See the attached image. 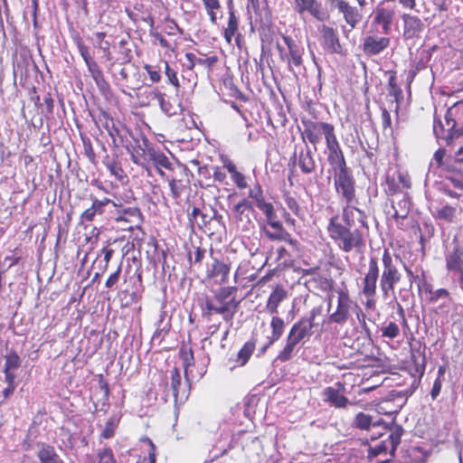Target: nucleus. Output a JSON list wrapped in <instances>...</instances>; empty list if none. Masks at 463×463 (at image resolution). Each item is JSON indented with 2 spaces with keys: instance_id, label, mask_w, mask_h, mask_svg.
I'll return each instance as SVG.
<instances>
[{
  "instance_id": "nucleus-48",
  "label": "nucleus",
  "mask_w": 463,
  "mask_h": 463,
  "mask_svg": "<svg viewBox=\"0 0 463 463\" xmlns=\"http://www.w3.org/2000/svg\"><path fill=\"white\" fill-rule=\"evenodd\" d=\"M426 291L430 294V301L431 303H437L441 298H448L449 297V292L446 288H439L436 290H432L430 286L426 288Z\"/></svg>"
},
{
  "instance_id": "nucleus-36",
  "label": "nucleus",
  "mask_w": 463,
  "mask_h": 463,
  "mask_svg": "<svg viewBox=\"0 0 463 463\" xmlns=\"http://www.w3.org/2000/svg\"><path fill=\"white\" fill-rule=\"evenodd\" d=\"M37 457L41 463H49L60 458V457L56 454L54 448L46 444L40 445Z\"/></svg>"
},
{
  "instance_id": "nucleus-24",
  "label": "nucleus",
  "mask_w": 463,
  "mask_h": 463,
  "mask_svg": "<svg viewBox=\"0 0 463 463\" xmlns=\"http://www.w3.org/2000/svg\"><path fill=\"white\" fill-rule=\"evenodd\" d=\"M390 44L388 37H377L369 35L364 38L363 49L368 55H376L385 50Z\"/></svg>"
},
{
  "instance_id": "nucleus-6",
  "label": "nucleus",
  "mask_w": 463,
  "mask_h": 463,
  "mask_svg": "<svg viewBox=\"0 0 463 463\" xmlns=\"http://www.w3.org/2000/svg\"><path fill=\"white\" fill-rule=\"evenodd\" d=\"M396 15V6L380 3L372 14L371 31L374 33L389 34Z\"/></svg>"
},
{
  "instance_id": "nucleus-8",
  "label": "nucleus",
  "mask_w": 463,
  "mask_h": 463,
  "mask_svg": "<svg viewBox=\"0 0 463 463\" xmlns=\"http://www.w3.org/2000/svg\"><path fill=\"white\" fill-rule=\"evenodd\" d=\"M169 378H170V386L168 387V376H165L162 379L165 388V401H167V398L171 392L172 396L175 399V402H184L189 395V388L187 383L182 382V376L180 371L175 367L169 371Z\"/></svg>"
},
{
  "instance_id": "nucleus-44",
  "label": "nucleus",
  "mask_w": 463,
  "mask_h": 463,
  "mask_svg": "<svg viewBox=\"0 0 463 463\" xmlns=\"http://www.w3.org/2000/svg\"><path fill=\"white\" fill-rule=\"evenodd\" d=\"M171 194L175 200H177L183 194L185 184L182 180L171 178L168 180Z\"/></svg>"
},
{
  "instance_id": "nucleus-56",
  "label": "nucleus",
  "mask_w": 463,
  "mask_h": 463,
  "mask_svg": "<svg viewBox=\"0 0 463 463\" xmlns=\"http://www.w3.org/2000/svg\"><path fill=\"white\" fill-rule=\"evenodd\" d=\"M92 79L101 91H105L109 89V83L106 81L102 71L92 76Z\"/></svg>"
},
{
  "instance_id": "nucleus-1",
  "label": "nucleus",
  "mask_w": 463,
  "mask_h": 463,
  "mask_svg": "<svg viewBox=\"0 0 463 463\" xmlns=\"http://www.w3.org/2000/svg\"><path fill=\"white\" fill-rule=\"evenodd\" d=\"M365 216L357 207H343L342 221L334 215L329 219L327 232L334 243L345 253H361L365 241L363 231L358 227H366Z\"/></svg>"
},
{
  "instance_id": "nucleus-23",
  "label": "nucleus",
  "mask_w": 463,
  "mask_h": 463,
  "mask_svg": "<svg viewBox=\"0 0 463 463\" xmlns=\"http://www.w3.org/2000/svg\"><path fill=\"white\" fill-rule=\"evenodd\" d=\"M403 22L404 39H413L420 36L424 29L422 21L416 15L403 14L402 15Z\"/></svg>"
},
{
  "instance_id": "nucleus-43",
  "label": "nucleus",
  "mask_w": 463,
  "mask_h": 463,
  "mask_svg": "<svg viewBox=\"0 0 463 463\" xmlns=\"http://www.w3.org/2000/svg\"><path fill=\"white\" fill-rule=\"evenodd\" d=\"M381 333L383 337L394 339L400 335V327L396 323L389 322L381 327Z\"/></svg>"
},
{
  "instance_id": "nucleus-50",
  "label": "nucleus",
  "mask_w": 463,
  "mask_h": 463,
  "mask_svg": "<svg viewBox=\"0 0 463 463\" xmlns=\"http://www.w3.org/2000/svg\"><path fill=\"white\" fill-rule=\"evenodd\" d=\"M456 209L450 205H445L438 210L437 216L439 219L452 222L455 216Z\"/></svg>"
},
{
  "instance_id": "nucleus-19",
  "label": "nucleus",
  "mask_w": 463,
  "mask_h": 463,
  "mask_svg": "<svg viewBox=\"0 0 463 463\" xmlns=\"http://www.w3.org/2000/svg\"><path fill=\"white\" fill-rule=\"evenodd\" d=\"M293 9L299 14L308 13L321 22L326 19V14L317 0H293Z\"/></svg>"
},
{
  "instance_id": "nucleus-5",
  "label": "nucleus",
  "mask_w": 463,
  "mask_h": 463,
  "mask_svg": "<svg viewBox=\"0 0 463 463\" xmlns=\"http://www.w3.org/2000/svg\"><path fill=\"white\" fill-rule=\"evenodd\" d=\"M354 184L352 172L348 168L334 172L335 188L338 196L345 203L344 207H355L354 204L357 203V198Z\"/></svg>"
},
{
  "instance_id": "nucleus-64",
  "label": "nucleus",
  "mask_w": 463,
  "mask_h": 463,
  "mask_svg": "<svg viewBox=\"0 0 463 463\" xmlns=\"http://www.w3.org/2000/svg\"><path fill=\"white\" fill-rule=\"evenodd\" d=\"M78 49L85 63L92 60L89 52V48L86 45H84L83 43H79Z\"/></svg>"
},
{
  "instance_id": "nucleus-7",
  "label": "nucleus",
  "mask_w": 463,
  "mask_h": 463,
  "mask_svg": "<svg viewBox=\"0 0 463 463\" xmlns=\"http://www.w3.org/2000/svg\"><path fill=\"white\" fill-rule=\"evenodd\" d=\"M335 133V128L332 124L323 121H311L304 122V130L301 134L304 142L307 140L314 146V151H317V145L321 141L324 136L326 142L329 140Z\"/></svg>"
},
{
  "instance_id": "nucleus-39",
  "label": "nucleus",
  "mask_w": 463,
  "mask_h": 463,
  "mask_svg": "<svg viewBox=\"0 0 463 463\" xmlns=\"http://www.w3.org/2000/svg\"><path fill=\"white\" fill-rule=\"evenodd\" d=\"M21 364L20 356L14 351H12L5 356L4 370L16 372L20 368Z\"/></svg>"
},
{
  "instance_id": "nucleus-17",
  "label": "nucleus",
  "mask_w": 463,
  "mask_h": 463,
  "mask_svg": "<svg viewBox=\"0 0 463 463\" xmlns=\"http://www.w3.org/2000/svg\"><path fill=\"white\" fill-rule=\"evenodd\" d=\"M230 270V264L213 258L212 262L206 267V278L213 279L218 285H222L228 282Z\"/></svg>"
},
{
  "instance_id": "nucleus-40",
  "label": "nucleus",
  "mask_w": 463,
  "mask_h": 463,
  "mask_svg": "<svg viewBox=\"0 0 463 463\" xmlns=\"http://www.w3.org/2000/svg\"><path fill=\"white\" fill-rule=\"evenodd\" d=\"M403 430L401 427H396L394 430H390L388 434V438L385 439L391 447V454L393 455L397 446L401 442V438L402 435Z\"/></svg>"
},
{
  "instance_id": "nucleus-34",
  "label": "nucleus",
  "mask_w": 463,
  "mask_h": 463,
  "mask_svg": "<svg viewBox=\"0 0 463 463\" xmlns=\"http://www.w3.org/2000/svg\"><path fill=\"white\" fill-rule=\"evenodd\" d=\"M239 22L235 15L234 10L229 11V19L227 27L224 29L223 36L228 43H232V37L238 31Z\"/></svg>"
},
{
  "instance_id": "nucleus-16",
  "label": "nucleus",
  "mask_w": 463,
  "mask_h": 463,
  "mask_svg": "<svg viewBox=\"0 0 463 463\" xmlns=\"http://www.w3.org/2000/svg\"><path fill=\"white\" fill-rule=\"evenodd\" d=\"M379 271L378 260L372 257L369 260L367 272L363 279L362 293L364 297H375Z\"/></svg>"
},
{
  "instance_id": "nucleus-14",
  "label": "nucleus",
  "mask_w": 463,
  "mask_h": 463,
  "mask_svg": "<svg viewBox=\"0 0 463 463\" xmlns=\"http://www.w3.org/2000/svg\"><path fill=\"white\" fill-rule=\"evenodd\" d=\"M252 211V203L248 199H242L232 207V213L237 227L247 232L252 227L250 213Z\"/></svg>"
},
{
  "instance_id": "nucleus-30",
  "label": "nucleus",
  "mask_w": 463,
  "mask_h": 463,
  "mask_svg": "<svg viewBox=\"0 0 463 463\" xmlns=\"http://www.w3.org/2000/svg\"><path fill=\"white\" fill-rule=\"evenodd\" d=\"M325 401L331 403L335 408L346 407L348 399L343 395L339 390L333 387H326L324 390Z\"/></svg>"
},
{
  "instance_id": "nucleus-9",
  "label": "nucleus",
  "mask_w": 463,
  "mask_h": 463,
  "mask_svg": "<svg viewBox=\"0 0 463 463\" xmlns=\"http://www.w3.org/2000/svg\"><path fill=\"white\" fill-rule=\"evenodd\" d=\"M354 303L350 298V296L345 289H339L337 291V305L335 312L329 315L327 318L328 323H335L340 326L345 325L351 316Z\"/></svg>"
},
{
  "instance_id": "nucleus-45",
  "label": "nucleus",
  "mask_w": 463,
  "mask_h": 463,
  "mask_svg": "<svg viewBox=\"0 0 463 463\" xmlns=\"http://www.w3.org/2000/svg\"><path fill=\"white\" fill-rule=\"evenodd\" d=\"M249 196L255 201L256 206L259 208V210H261V206L263 204L271 203L265 201L262 195V189L260 184L255 185L252 189L250 190Z\"/></svg>"
},
{
  "instance_id": "nucleus-26",
  "label": "nucleus",
  "mask_w": 463,
  "mask_h": 463,
  "mask_svg": "<svg viewBox=\"0 0 463 463\" xmlns=\"http://www.w3.org/2000/svg\"><path fill=\"white\" fill-rule=\"evenodd\" d=\"M336 9L343 14L345 23L350 25L351 29H354L363 18L361 11L350 5L348 2L341 5V6Z\"/></svg>"
},
{
  "instance_id": "nucleus-21",
  "label": "nucleus",
  "mask_w": 463,
  "mask_h": 463,
  "mask_svg": "<svg viewBox=\"0 0 463 463\" xmlns=\"http://www.w3.org/2000/svg\"><path fill=\"white\" fill-rule=\"evenodd\" d=\"M248 12L250 19L255 24H269L270 21V12L267 4L260 0H249Z\"/></svg>"
},
{
  "instance_id": "nucleus-53",
  "label": "nucleus",
  "mask_w": 463,
  "mask_h": 463,
  "mask_svg": "<svg viewBox=\"0 0 463 463\" xmlns=\"http://www.w3.org/2000/svg\"><path fill=\"white\" fill-rule=\"evenodd\" d=\"M99 463H116L110 449H105L98 454Z\"/></svg>"
},
{
  "instance_id": "nucleus-27",
  "label": "nucleus",
  "mask_w": 463,
  "mask_h": 463,
  "mask_svg": "<svg viewBox=\"0 0 463 463\" xmlns=\"http://www.w3.org/2000/svg\"><path fill=\"white\" fill-rule=\"evenodd\" d=\"M203 317L211 319L213 314H220L224 319V313H227V308L224 306H218L213 298L205 297L201 303Z\"/></svg>"
},
{
  "instance_id": "nucleus-3",
  "label": "nucleus",
  "mask_w": 463,
  "mask_h": 463,
  "mask_svg": "<svg viewBox=\"0 0 463 463\" xmlns=\"http://www.w3.org/2000/svg\"><path fill=\"white\" fill-rule=\"evenodd\" d=\"M399 260V257L392 256L387 249L383 250L380 288L383 297L386 299L394 296V287L402 279V273L398 269Z\"/></svg>"
},
{
  "instance_id": "nucleus-54",
  "label": "nucleus",
  "mask_w": 463,
  "mask_h": 463,
  "mask_svg": "<svg viewBox=\"0 0 463 463\" xmlns=\"http://www.w3.org/2000/svg\"><path fill=\"white\" fill-rule=\"evenodd\" d=\"M282 234V236H277L276 238H280L281 241L287 242L291 247L293 251H298L299 242L296 239L292 238L288 232Z\"/></svg>"
},
{
  "instance_id": "nucleus-11",
  "label": "nucleus",
  "mask_w": 463,
  "mask_h": 463,
  "mask_svg": "<svg viewBox=\"0 0 463 463\" xmlns=\"http://www.w3.org/2000/svg\"><path fill=\"white\" fill-rule=\"evenodd\" d=\"M236 290L237 288L235 287L222 288L213 297L218 306H224L227 308V313H224V320L230 323V326H232V321L239 304L234 297L232 298H230V297L233 295Z\"/></svg>"
},
{
  "instance_id": "nucleus-15",
  "label": "nucleus",
  "mask_w": 463,
  "mask_h": 463,
  "mask_svg": "<svg viewBox=\"0 0 463 463\" xmlns=\"http://www.w3.org/2000/svg\"><path fill=\"white\" fill-rule=\"evenodd\" d=\"M291 159L293 164L299 167L302 174L311 175L316 172L317 164L314 158V152L307 144L298 153L295 151Z\"/></svg>"
},
{
  "instance_id": "nucleus-18",
  "label": "nucleus",
  "mask_w": 463,
  "mask_h": 463,
  "mask_svg": "<svg viewBox=\"0 0 463 463\" xmlns=\"http://www.w3.org/2000/svg\"><path fill=\"white\" fill-rule=\"evenodd\" d=\"M410 200L406 194H403L402 198L395 202H392V208L393 211L392 217L397 222V226L402 229H407L411 224L409 223V213H410Z\"/></svg>"
},
{
  "instance_id": "nucleus-62",
  "label": "nucleus",
  "mask_w": 463,
  "mask_h": 463,
  "mask_svg": "<svg viewBox=\"0 0 463 463\" xmlns=\"http://www.w3.org/2000/svg\"><path fill=\"white\" fill-rule=\"evenodd\" d=\"M400 186L402 185V188L408 189L411 186V181L407 175H404L401 172L398 173L397 176H395Z\"/></svg>"
},
{
  "instance_id": "nucleus-31",
  "label": "nucleus",
  "mask_w": 463,
  "mask_h": 463,
  "mask_svg": "<svg viewBox=\"0 0 463 463\" xmlns=\"http://www.w3.org/2000/svg\"><path fill=\"white\" fill-rule=\"evenodd\" d=\"M271 335L269 337V344H274L283 335L285 329L284 320L277 316L272 317L270 321Z\"/></svg>"
},
{
  "instance_id": "nucleus-13",
  "label": "nucleus",
  "mask_w": 463,
  "mask_h": 463,
  "mask_svg": "<svg viewBox=\"0 0 463 463\" xmlns=\"http://www.w3.org/2000/svg\"><path fill=\"white\" fill-rule=\"evenodd\" d=\"M327 149V162L334 172L348 168L340 144L334 135L326 142Z\"/></svg>"
},
{
  "instance_id": "nucleus-51",
  "label": "nucleus",
  "mask_w": 463,
  "mask_h": 463,
  "mask_svg": "<svg viewBox=\"0 0 463 463\" xmlns=\"http://www.w3.org/2000/svg\"><path fill=\"white\" fill-rule=\"evenodd\" d=\"M165 67V73L167 77L168 82L175 86L176 89L179 88V80L176 75V71L172 69L169 63L165 61H163Z\"/></svg>"
},
{
  "instance_id": "nucleus-29",
  "label": "nucleus",
  "mask_w": 463,
  "mask_h": 463,
  "mask_svg": "<svg viewBox=\"0 0 463 463\" xmlns=\"http://www.w3.org/2000/svg\"><path fill=\"white\" fill-rule=\"evenodd\" d=\"M354 424L356 428L361 430H375L383 429L386 430V427L382 426L380 420H373V417L364 412H359L354 418Z\"/></svg>"
},
{
  "instance_id": "nucleus-63",
  "label": "nucleus",
  "mask_w": 463,
  "mask_h": 463,
  "mask_svg": "<svg viewBox=\"0 0 463 463\" xmlns=\"http://www.w3.org/2000/svg\"><path fill=\"white\" fill-rule=\"evenodd\" d=\"M86 65L91 77L102 71L98 63L93 61V59L86 62Z\"/></svg>"
},
{
  "instance_id": "nucleus-55",
  "label": "nucleus",
  "mask_w": 463,
  "mask_h": 463,
  "mask_svg": "<svg viewBox=\"0 0 463 463\" xmlns=\"http://www.w3.org/2000/svg\"><path fill=\"white\" fill-rule=\"evenodd\" d=\"M144 69L147 72L149 79L152 82H158L161 80V75L159 71L156 70L152 65L146 64Z\"/></svg>"
},
{
  "instance_id": "nucleus-61",
  "label": "nucleus",
  "mask_w": 463,
  "mask_h": 463,
  "mask_svg": "<svg viewBox=\"0 0 463 463\" xmlns=\"http://www.w3.org/2000/svg\"><path fill=\"white\" fill-rule=\"evenodd\" d=\"M285 202H286L288 208L292 213H294L295 214L298 215V212H299V205H298V203L297 202V200L291 196H288L286 198Z\"/></svg>"
},
{
  "instance_id": "nucleus-32",
  "label": "nucleus",
  "mask_w": 463,
  "mask_h": 463,
  "mask_svg": "<svg viewBox=\"0 0 463 463\" xmlns=\"http://www.w3.org/2000/svg\"><path fill=\"white\" fill-rule=\"evenodd\" d=\"M147 156L149 160L153 162L156 168L163 167L165 169H169L171 167V163L168 157L161 151L156 149H148Z\"/></svg>"
},
{
  "instance_id": "nucleus-12",
  "label": "nucleus",
  "mask_w": 463,
  "mask_h": 463,
  "mask_svg": "<svg viewBox=\"0 0 463 463\" xmlns=\"http://www.w3.org/2000/svg\"><path fill=\"white\" fill-rule=\"evenodd\" d=\"M318 30L321 33V46L326 52L330 54H344L343 46L340 43L339 36L335 29L323 24Z\"/></svg>"
},
{
  "instance_id": "nucleus-59",
  "label": "nucleus",
  "mask_w": 463,
  "mask_h": 463,
  "mask_svg": "<svg viewBox=\"0 0 463 463\" xmlns=\"http://www.w3.org/2000/svg\"><path fill=\"white\" fill-rule=\"evenodd\" d=\"M121 273V266H118L117 270L113 272L106 280V287L109 288H113L118 281Z\"/></svg>"
},
{
  "instance_id": "nucleus-20",
  "label": "nucleus",
  "mask_w": 463,
  "mask_h": 463,
  "mask_svg": "<svg viewBox=\"0 0 463 463\" xmlns=\"http://www.w3.org/2000/svg\"><path fill=\"white\" fill-rule=\"evenodd\" d=\"M446 268L449 272L454 273L463 269V247L456 239L450 250L445 254Z\"/></svg>"
},
{
  "instance_id": "nucleus-35",
  "label": "nucleus",
  "mask_w": 463,
  "mask_h": 463,
  "mask_svg": "<svg viewBox=\"0 0 463 463\" xmlns=\"http://www.w3.org/2000/svg\"><path fill=\"white\" fill-rule=\"evenodd\" d=\"M106 33L102 32H97L93 34V40L95 46L100 49L103 52L104 57L108 61L111 60L110 53V43L109 41L105 40Z\"/></svg>"
},
{
  "instance_id": "nucleus-28",
  "label": "nucleus",
  "mask_w": 463,
  "mask_h": 463,
  "mask_svg": "<svg viewBox=\"0 0 463 463\" xmlns=\"http://www.w3.org/2000/svg\"><path fill=\"white\" fill-rule=\"evenodd\" d=\"M288 293L282 286H277L270 293L266 309L269 314H277L279 304L287 298Z\"/></svg>"
},
{
  "instance_id": "nucleus-33",
  "label": "nucleus",
  "mask_w": 463,
  "mask_h": 463,
  "mask_svg": "<svg viewBox=\"0 0 463 463\" xmlns=\"http://www.w3.org/2000/svg\"><path fill=\"white\" fill-rule=\"evenodd\" d=\"M231 175L232 182L240 188L244 189L248 186L245 175L241 172L237 171L236 165L232 162H228L224 165Z\"/></svg>"
},
{
  "instance_id": "nucleus-57",
  "label": "nucleus",
  "mask_w": 463,
  "mask_h": 463,
  "mask_svg": "<svg viewBox=\"0 0 463 463\" xmlns=\"http://www.w3.org/2000/svg\"><path fill=\"white\" fill-rule=\"evenodd\" d=\"M181 352L183 354L184 366L186 373L188 367L191 366L194 363V354L191 348L188 351L182 349Z\"/></svg>"
},
{
  "instance_id": "nucleus-52",
  "label": "nucleus",
  "mask_w": 463,
  "mask_h": 463,
  "mask_svg": "<svg viewBox=\"0 0 463 463\" xmlns=\"http://www.w3.org/2000/svg\"><path fill=\"white\" fill-rule=\"evenodd\" d=\"M323 313V305H318V306H316L314 307L308 316H305V317H302L301 318H303L304 320H307L308 322H310L312 325H313V327H315L317 326V323L315 322L316 321V318L317 317H320Z\"/></svg>"
},
{
  "instance_id": "nucleus-4",
  "label": "nucleus",
  "mask_w": 463,
  "mask_h": 463,
  "mask_svg": "<svg viewBox=\"0 0 463 463\" xmlns=\"http://www.w3.org/2000/svg\"><path fill=\"white\" fill-rule=\"evenodd\" d=\"M313 328V325L303 318L294 323L287 335L286 345L279 353L277 360L282 363L290 360L296 346L305 338L308 339L311 336Z\"/></svg>"
},
{
  "instance_id": "nucleus-25",
  "label": "nucleus",
  "mask_w": 463,
  "mask_h": 463,
  "mask_svg": "<svg viewBox=\"0 0 463 463\" xmlns=\"http://www.w3.org/2000/svg\"><path fill=\"white\" fill-rule=\"evenodd\" d=\"M153 99H156L161 110L167 116L172 117L178 115L182 111L180 103L172 102L170 98H166L165 95L158 90H155L150 93Z\"/></svg>"
},
{
  "instance_id": "nucleus-49",
  "label": "nucleus",
  "mask_w": 463,
  "mask_h": 463,
  "mask_svg": "<svg viewBox=\"0 0 463 463\" xmlns=\"http://www.w3.org/2000/svg\"><path fill=\"white\" fill-rule=\"evenodd\" d=\"M386 187L385 192L389 194H395L398 192H400V184L395 177V175H387L386 176V182H385Z\"/></svg>"
},
{
  "instance_id": "nucleus-2",
  "label": "nucleus",
  "mask_w": 463,
  "mask_h": 463,
  "mask_svg": "<svg viewBox=\"0 0 463 463\" xmlns=\"http://www.w3.org/2000/svg\"><path fill=\"white\" fill-rule=\"evenodd\" d=\"M433 132L437 139L443 140L445 145L463 135V99L447 109L445 125L439 119L434 118Z\"/></svg>"
},
{
  "instance_id": "nucleus-38",
  "label": "nucleus",
  "mask_w": 463,
  "mask_h": 463,
  "mask_svg": "<svg viewBox=\"0 0 463 463\" xmlns=\"http://www.w3.org/2000/svg\"><path fill=\"white\" fill-rule=\"evenodd\" d=\"M254 349L255 344L253 342H246L237 354L236 363L241 366L245 365L250 358Z\"/></svg>"
},
{
  "instance_id": "nucleus-46",
  "label": "nucleus",
  "mask_w": 463,
  "mask_h": 463,
  "mask_svg": "<svg viewBox=\"0 0 463 463\" xmlns=\"http://www.w3.org/2000/svg\"><path fill=\"white\" fill-rule=\"evenodd\" d=\"M277 262L278 266L287 267L292 262L289 252L284 247H279L277 249Z\"/></svg>"
},
{
  "instance_id": "nucleus-60",
  "label": "nucleus",
  "mask_w": 463,
  "mask_h": 463,
  "mask_svg": "<svg viewBox=\"0 0 463 463\" xmlns=\"http://www.w3.org/2000/svg\"><path fill=\"white\" fill-rule=\"evenodd\" d=\"M274 232L266 231L265 233L269 239L271 241H281L280 238H276L277 236H282V233H287L288 232L283 228V225L280 226V229H273Z\"/></svg>"
},
{
  "instance_id": "nucleus-41",
  "label": "nucleus",
  "mask_w": 463,
  "mask_h": 463,
  "mask_svg": "<svg viewBox=\"0 0 463 463\" xmlns=\"http://www.w3.org/2000/svg\"><path fill=\"white\" fill-rule=\"evenodd\" d=\"M102 163L112 175L118 179L122 178L124 171L114 159H111L109 156H107L103 158Z\"/></svg>"
},
{
  "instance_id": "nucleus-58",
  "label": "nucleus",
  "mask_w": 463,
  "mask_h": 463,
  "mask_svg": "<svg viewBox=\"0 0 463 463\" xmlns=\"http://www.w3.org/2000/svg\"><path fill=\"white\" fill-rule=\"evenodd\" d=\"M388 93L390 96L393 97L394 101L396 102L395 110L397 111L399 109V103L402 99V90L400 87H393L392 89H388Z\"/></svg>"
},
{
  "instance_id": "nucleus-10",
  "label": "nucleus",
  "mask_w": 463,
  "mask_h": 463,
  "mask_svg": "<svg viewBox=\"0 0 463 463\" xmlns=\"http://www.w3.org/2000/svg\"><path fill=\"white\" fill-rule=\"evenodd\" d=\"M282 39L288 47V52H286L285 50L278 44L277 48L279 52L280 59L288 63L290 70L292 67H300L303 62L302 55L304 53V48L289 36L283 35Z\"/></svg>"
},
{
  "instance_id": "nucleus-37",
  "label": "nucleus",
  "mask_w": 463,
  "mask_h": 463,
  "mask_svg": "<svg viewBox=\"0 0 463 463\" xmlns=\"http://www.w3.org/2000/svg\"><path fill=\"white\" fill-rule=\"evenodd\" d=\"M266 217L267 223L272 229H280L282 222L278 220L277 214L274 210V206L272 203L270 204H263L260 210Z\"/></svg>"
},
{
  "instance_id": "nucleus-22",
  "label": "nucleus",
  "mask_w": 463,
  "mask_h": 463,
  "mask_svg": "<svg viewBox=\"0 0 463 463\" xmlns=\"http://www.w3.org/2000/svg\"><path fill=\"white\" fill-rule=\"evenodd\" d=\"M91 205L87 208L80 216V223L84 224L95 220L98 215H102L105 212V207L111 203V200L105 197L101 200L90 195Z\"/></svg>"
},
{
  "instance_id": "nucleus-42",
  "label": "nucleus",
  "mask_w": 463,
  "mask_h": 463,
  "mask_svg": "<svg viewBox=\"0 0 463 463\" xmlns=\"http://www.w3.org/2000/svg\"><path fill=\"white\" fill-rule=\"evenodd\" d=\"M387 451H389L391 453V447H389V444L384 439L381 440L380 442L375 444V446H373V447L369 446L367 448V453H368L369 458L377 457L378 455L386 453Z\"/></svg>"
},
{
  "instance_id": "nucleus-47",
  "label": "nucleus",
  "mask_w": 463,
  "mask_h": 463,
  "mask_svg": "<svg viewBox=\"0 0 463 463\" xmlns=\"http://www.w3.org/2000/svg\"><path fill=\"white\" fill-rule=\"evenodd\" d=\"M118 420L117 417H110L106 422L105 428L101 433V437L104 439H110L114 436L115 430L117 429Z\"/></svg>"
}]
</instances>
